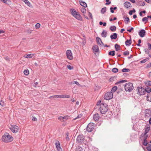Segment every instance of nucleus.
Listing matches in <instances>:
<instances>
[{"mask_svg":"<svg viewBox=\"0 0 151 151\" xmlns=\"http://www.w3.org/2000/svg\"><path fill=\"white\" fill-rule=\"evenodd\" d=\"M83 150L82 148L81 147H78L76 151H81Z\"/></svg>","mask_w":151,"mask_h":151,"instance_id":"680f3d73","label":"nucleus"},{"mask_svg":"<svg viewBox=\"0 0 151 151\" xmlns=\"http://www.w3.org/2000/svg\"><path fill=\"white\" fill-rule=\"evenodd\" d=\"M113 97V93L111 92H109L105 93L104 96V99L109 100L111 99Z\"/></svg>","mask_w":151,"mask_h":151,"instance_id":"423d86ee","label":"nucleus"},{"mask_svg":"<svg viewBox=\"0 0 151 151\" xmlns=\"http://www.w3.org/2000/svg\"><path fill=\"white\" fill-rule=\"evenodd\" d=\"M83 42H82V43H83V45H85V44H86V41L85 40V39H83Z\"/></svg>","mask_w":151,"mask_h":151,"instance_id":"774afa93","label":"nucleus"},{"mask_svg":"<svg viewBox=\"0 0 151 151\" xmlns=\"http://www.w3.org/2000/svg\"><path fill=\"white\" fill-rule=\"evenodd\" d=\"M71 14L72 15L76 18L78 20L80 21L82 20V19L79 13L77 12L76 10L73 9H70Z\"/></svg>","mask_w":151,"mask_h":151,"instance_id":"7ed1b4c3","label":"nucleus"},{"mask_svg":"<svg viewBox=\"0 0 151 151\" xmlns=\"http://www.w3.org/2000/svg\"><path fill=\"white\" fill-rule=\"evenodd\" d=\"M132 43L131 39L130 40H127L125 42V44L127 46H129Z\"/></svg>","mask_w":151,"mask_h":151,"instance_id":"412c9836","label":"nucleus"},{"mask_svg":"<svg viewBox=\"0 0 151 151\" xmlns=\"http://www.w3.org/2000/svg\"><path fill=\"white\" fill-rule=\"evenodd\" d=\"M88 15L89 16V17L91 19H93L92 18V15L91 13L90 12L88 13Z\"/></svg>","mask_w":151,"mask_h":151,"instance_id":"338daca9","label":"nucleus"},{"mask_svg":"<svg viewBox=\"0 0 151 151\" xmlns=\"http://www.w3.org/2000/svg\"><path fill=\"white\" fill-rule=\"evenodd\" d=\"M2 140L5 142H9L12 141L13 140V137L8 133H5L2 136Z\"/></svg>","mask_w":151,"mask_h":151,"instance_id":"f257e3e1","label":"nucleus"},{"mask_svg":"<svg viewBox=\"0 0 151 151\" xmlns=\"http://www.w3.org/2000/svg\"><path fill=\"white\" fill-rule=\"evenodd\" d=\"M109 55H112V56H114L115 55V51H110L109 52Z\"/></svg>","mask_w":151,"mask_h":151,"instance_id":"c9c22d12","label":"nucleus"},{"mask_svg":"<svg viewBox=\"0 0 151 151\" xmlns=\"http://www.w3.org/2000/svg\"><path fill=\"white\" fill-rule=\"evenodd\" d=\"M66 55L67 58L70 60L73 59L72 53L70 50H68L66 52Z\"/></svg>","mask_w":151,"mask_h":151,"instance_id":"1a4fd4ad","label":"nucleus"},{"mask_svg":"<svg viewBox=\"0 0 151 151\" xmlns=\"http://www.w3.org/2000/svg\"><path fill=\"white\" fill-rule=\"evenodd\" d=\"M58 119L61 121H63V116H60L58 117Z\"/></svg>","mask_w":151,"mask_h":151,"instance_id":"4d7b16f0","label":"nucleus"},{"mask_svg":"<svg viewBox=\"0 0 151 151\" xmlns=\"http://www.w3.org/2000/svg\"><path fill=\"white\" fill-rule=\"evenodd\" d=\"M109 29L112 31L114 32L116 30V27L114 25L111 26L110 27Z\"/></svg>","mask_w":151,"mask_h":151,"instance_id":"bb28decb","label":"nucleus"},{"mask_svg":"<svg viewBox=\"0 0 151 151\" xmlns=\"http://www.w3.org/2000/svg\"><path fill=\"white\" fill-rule=\"evenodd\" d=\"M134 29V28L133 27H132L131 28L129 29H127V31L129 32H131L132 30H133Z\"/></svg>","mask_w":151,"mask_h":151,"instance_id":"69168bd1","label":"nucleus"},{"mask_svg":"<svg viewBox=\"0 0 151 151\" xmlns=\"http://www.w3.org/2000/svg\"><path fill=\"white\" fill-rule=\"evenodd\" d=\"M138 93H137L140 95H142L145 93V88L142 87H138L137 88Z\"/></svg>","mask_w":151,"mask_h":151,"instance_id":"6e6552de","label":"nucleus"},{"mask_svg":"<svg viewBox=\"0 0 151 151\" xmlns=\"http://www.w3.org/2000/svg\"><path fill=\"white\" fill-rule=\"evenodd\" d=\"M148 20V19L147 17H145L143 18L142 19V22H144L146 21H147Z\"/></svg>","mask_w":151,"mask_h":151,"instance_id":"3c124183","label":"nucleus"},{"mask_svg":"<svg viewBox=\"0 0 151 151\" xmlns=\"http://www.w3.org/2000/svg\"><path fill=\"white\" fill-rule=\"evenodd\" d=\"M130 70L128 68H124L122 70V71L123 72H127L129 71Z\"/></svg>","mask_w":151,"mask_h":151,"instance_id":"79ce46f5","label":"nucleus"},{"mask_svg":"<svg viewBox=\"0 0 151 151\" xmlns=\"http://www.w3.org/2000/svg\"><path fill=\"white\" fill-rule=\"evenodd\" d=\"M114 47L116 51H117L120 50V46L118 44H115Z\"/></svg>","mask_w":151,"mask_h":151,"instance_id":"7c9ffc66","label":"nucleus"},{"mask_svg":"<svg viewBox=\"0 0 151 151\" xmlns=\"http://www.w3.org/2000/svg\"><path fill=\"white\" fill-rule=\"evenodd\" d=\"M100 118V117L98 114H95V122H97Z\"/></svg>","mask_w":151,"mask_h":151,"instance_id":"393cba45","label":"nucleus"},{"mask_svg":"<svg viewBox=\"0 0 151 151\" xmlns=\"http://www.w3.org/2000/svg\"><path fill=\"white\" fill-rule=\"evenodd\" d=\"M151 67V63L148 64L146 66V68H150Z\"/></svg>","mask_w":151,"mask_h":151,"instance_id":"bf43d9fd","label":"nucleus"},{"mask_svg":"<svg viewBox=\"0 0 151 151\" xmlns=\"http://www.w3.org/2000/svg\"><path fill=\"white\" fill-rule=\"evenodd\" d=\"M117 86H114L111 89V92H112V93H113V92H115L116 90L117 89Z\"/></svg>","mask_w":151,"mask_h":151,"instance_id":"72a5a7b5","label":"nucleus"},{"mask_svg":"<svg viewBox=\"0 0 151 151\" xmlns=\"http://www.w3.org/2000/svg\"><path fill=\"white\" fill-rule=\"evenodd\" d=\"M137 5L140 6H144L145 3L144 1H138L136 2Z\"/></svg>","mask_w":151,"mask_h":151,"instance_id":"f3484780","label":"nucleus"},{"mask_svg":"<svg viewBox=\"0 0 151 151\" xmlns=\"http://www.w3.org/2000/svg\"><path fill=\"white\" fill-rule=\"evenodd\" d=\"M150 130V126H149L148 127H147L145 128V130L144 133H145V134H147V133Z\"/></svg>","mask_w":151,"mask_h":151,"instance_id":"2f4dec72","label":"nucleus"},{"mask_svg":"<svg viewBox=\"0 0 151 151\" xmlns=\"http://www.w3.org/2000/svg\"><path fill=\"white\" fill-rule=\"evenodd\" d=\"M147 149L148 151H151V145H149L147 147Z\"/></svg>","mask_w":151,"mask_h":151,"instance_id":"09e8293b","label":"nucleus"},{"mask_svg":"<svg viewBox=\"0 0 151 151\" xmlns=\"http://www.w3.org/2000/svg\"><path fill=\"white\" fill-rule=\"evenodd\" d=\"M101 100H99L98 102L96 104V105L97 106H98L100 105L101 104Z\"/></svg>","mask_w":151,"mask_h":151,"instance_id":"e2e57ef3","label":"nucleus"},{"mask_svg":"<svg viewBox=\"0 0 151 151\" xmlns=\"http://www.w3.org/2000/svg\"><path fill=\"white\" fill-rule=\"evenodd\" d=\"M124 20L125 24H127L128 22H129V19L128 17H125V16L123 17Z\"/></svg>","mask_w":151,"mask_h":151,"instance_id":"a878e982","label":"nucleus"},{"mask_svg":"<svg viewBox=\"0 0 151 151\" xmlns=\"http://www.w3.org/2000/svg\"><path fill=\"white\" fill-rule=\"evenodd\" d=\"M24 74L26 76H27L29 74V71L28 69L25 70L24 71Z\"/></svg>","mask_w":151,"mask_h":151,"instance_id":"58836bf2","label":"nucleus"},{"mask_svg":"<svg viewBox=\"0 0 151 151\" xmlns=\"http://www.w3.org/2000/svg\"><path fill=\"white\" fill-rule=\"evenodd\" d=\"M99 51V47L96 45H95V52H97Z\"/></svg>","mask_w":151,"mask_h":151,"instance_id":"a18cd8bd","label":"nucleus"},{"mask_svg":"<svg viewBox=\"0 0 151 151\" xmlns=\"http://www.w3.org/2000/svg\"><path fill=\"white\" fill-rule=\"evenodd\" d=\"M149 50H150L147 48H145L144 49L145 53L147 54H149L150 53V51Z\"/></svg>","mask_w":151,"mask_h":151,"instance_id":"ea45409f","label":"nucleus"},{"mask_svg":"<svg viewBox=\"0 0 151 151\" xmlns=\"http://www.w3.org/2000/svg\"><path fill=\"white\" fill-rule=\"evenodd\" d=\"M148 142L147 140L143 139V141L142 142V144L143 145L146 146L148 144Z\"/></svg>","mask_w":151,"mask_h":151,"instance_id":"e433bc0d","label":"nucleus"},{"mask_svg":"<svg viewBox=\"0 0 151 151\" xmlns=\"http://www.w3.org/2000/svg\"><path fill=\"white\" fill-rule=\"evenodd\" d=\"M147 111H148V112L147 113V111L146 112L145 116H149L150 115V114H151V111L149 109H147Z\"/></svg>","mask_w":151,"mask_h":151,"instance_id":"cd10ccee","label":"nucleus"},{"mask_svg":"<svg viewBox=\"0 0 151 151\" xmlns=\"http://www.w3.org/2000/svg\"><path fill=\"white\" fill-rule=\"evenodd\" d=\"M80 9L81 12L83 13L86 19H88V17L87 16H85V14L86 13V10L83 7H81L80 8Z\"/></svg>","mask_w":151,"mask_h":151,"instance_id":"dca6fc26","label":"nucleus"},{"mask_svg":"<svg viewBox=\"0 0 151 151\" xmlns=\"http://www.w3.org/2000/svg\"><path fill=\"white\" fill-rule=\"evenodd\" d=\"M9 128L14 133L17 132L19 129V127L16 125H10Z\"/></svg>","mask_w":151,"mask_h":151,"instance_id":"39448f33","label":"nucleus"},{"mask_svg":"<svg viewBox=\"0 0 151 151\" xmlns=\"http://www.w3.org/2000/svg\"><path fill=\"white\" fill-rule=\"evenodd\" d=\"M24 1L26 4H27L28 6H31V4L29 2L28 0H22Z\"/></svg>","mask_w":151,"mask_h":151,"instance_id":"c756f323","label":"nucleus"},{"mask_svg":"<svg viewBox=\"0 0 151 151\" xmlns=\"http://www.w3.org/2000/svg\"><path fill=\"white\" fill-rule=\"evenodd\" d=\"M101 88V86H96V87H95V91H98Z\"/></svg>","mask_w":151,"mask_h":151,"instance_id":"de8ad7c7","label":"nucleus"},{"mask_svg":"<svg viewBox=\"0 0 151 151\" xmlns=\"http://www.w3.org/2000/svg\"><path fill=\"white\" fill-rule=\"evenodd\" d=\"M148 49L149 50H151V44L149 43H147Z\"/></svg>","mask_w":151,"mask_h":151,"instance_id":"5fc2aeb1","label":"nucleus"},{"mask_svg":"<svg viewBox=\"0 0 151 151\" xmlns=\"http://www.w3.org/2000/svg\"><path fill=\"white\" fill-rule=\"evenodd\" d=\"M70 118V116L68 115H66L63 116V121L67 120Z\"/></svg>","mask_w":151,"mask_h":151,"instance_id":"f704fd0d","label":"nucleus"},{"mask_svg":"<svg viewBox=\"0 0 151 151\" xmlns=\"http://www.w3.org/2000/svg\"><path fill=\"white\" fill-rule=\"evenodd\" d=\"M147 101L151 102V93H148L147 96Z\"/></svg>","mask_w":151,"mask_h":151,"instance_id":"b1692460","label":"nucleus"},{"mask_svg":"<svg viewBox=\"0 0 151 151\" xmlns=\"http://www.w3.org/2000/svg\"><path fill=\"white\" fill-rule=\"evenodd\" d=\"M40 26V24L39 23H37L35 25V28L37 29L39 28Z\"/></svg>","mask_w":151,"mask_h":151,"instance_id":"8fccbe9b","label":"nucleus"},{"mask_svg":"<svg viewBox=\"0 0 151 151\" xmlns=\"http://www.w3.org/2000/svg\"><path fill=\"white\" fill-rule=\"evenodd\" d=\"M126 80H123L120 81H119L118 82H117L115 83V84L116 85H117L118 84L121 83H124V82H126Z\"/></svg>","mask_w":151,"mask_h":151,"instance_id":"a19ab883","label":"nucleus"},{"mask_svg":"<svg viewBox=\"0 0 151 151\" xmlns=\"http://www.w3.org/2000/svg\"><path fill=\"white\" fill-rule=\"evenodd\" d=\"M129 54V52L128 51H125L123 53L124 55H128Z\"/></svg>","mask_w":151,"mask_h":151,"instance_id":"6e6d98bb","label":"nucleus"},{"mask_svg":"<svg viewBox=\"0 0 151 151\" xmlns=\"http://www.w3.org/2000/svg\"><path fill=\"white\" fill-rule=\"evenodd\" d=\"M32 120L34 121H36L37 120V119L34 116H32Z\"/></svg>","mask_w":151,"mask_h":151,"instance_id":"13d9d810","label":"nucleus"},{"mask_svg":"<svg viewBox=\"0 0 151 151\" xmlns=\"http://www.w3.org/2000/svg\"><path fill=\"white\" fill-rule=\"evenodd\" d=\"M148 137V135L145 133H142L141 135L140 138L141 139L147 140Z\"/></svg>","mask_w":151,"mask_h":151,"instance_id":"2eb2a0df","label":"nucleus"},{"mask_svg":"<svg viewBox=\"0 0 151 151\" xmlns=\"http://www.w3.org/2000/svg\"><path fill=\"white\" fill-rule=\"evenodd\" d=\"M84 137L82 135H79L77 138V141L78 143H82L83 142Z\"/></svg>","mask_w":151,"mask_h":151,"instance_id":"9d476101","label":"nucleus"},{"mask_svg":"<svg viewBox=\"0 0 151 151\" xmlns=\"http://www.w3.org/2000/svg\"><path fill=\"white\" fill-rule=\"evenodd\" d=\"M94 128V124L93 123H90L87 127V130L88 132H90L93 130Z\"/></svg>","mask_w":151,"mask_h":151,"instance_id":"0eeeda50","label":"nucleus"},{"mask_svg":"<svg viewBox=\"0 0 151 151\" xmlns=\"http://www.w3.org/2000/svg\"><path fill=\"white\" fill-rule=\"evenodd\" d=\"M55 145L58 151H62V148L60 146V142L58 141H56Z\"/></svg>","mask_w":151,"mask_h":151,"instance_id":"f8f14e48","label":"nucleus"},{"mask_svg":"<svg viewBox=\"0 0 151 151\" xmlns=\"http://www.w3.org/2000/svg\"><path fill=\"white\" fill-rule=\"evenodd\" d=\"M146 33L144 29H142L139 32V34L141 37H143L145 35Z\"/></svg>","mask_w":151,"mask_h":151,"instance_id":"ddd939ff","label":"nucleus"},{"mask_svg":"<svg viewBox=\"0 0 151 151\" xmlns=\"http://www.w3.org/2000/svg\"><path fill=\"white\" fill-rule=\"evenodd\" d=\"M145 92H147V93H151L150 92L151 91V88H150V87L148 86H147L146 87H145Z\"/></svg>","mask_w":151,"mask_h":151,"instance_id":"4be33fe9","label":"nucleus"},{"mask_svg":"<svg viewBox=\"0 0 151 151\" xmlns=\"http://www.w3.org/2000/svg\"><path fill=\"white\" fill-rule=\"evenodd\" d=\"M124 5L126 8H129L132 7L130 3L128 1H126L124 4Z\"/></svg>","mask_w":151,"mask_h":151,"instance_id":"4468645a","label":"nucleus"},{"mask_svg":"<svg viewBox=\"0 0 151 151\" xmlns=\"http://www.w3.org/2000/svg\"><path fill=\"white\" fill-rule=\"evenodd\" d=\"M117 37V34L116 33H114L113 35L110 36V38L111 40L115 39Z\"/></svg>","mask_w":151,"mask_h":151,"instance_id":"a211bd4d","label":"nucleus"},{"mask_svg":"<svg viewBox=\"0 0 151 151\" xmlns=\"http://www.w3.org/2000/svg\"><path fill=\"white\" fill-rule=\"evenodd\" d=\"M80 4L84 7H87V4L86 2L82 1H79Z\"/></svg>","mask_w":151,"mask_h":151,"instance_id":"aec40b11","label":"nucleus"},{"mask_svg":"<svg viewBox=\"0 0 151 151\" xmlns=\"http://www.w3.org/2000/svg\"><path fill=\"white\" fill-rule=\"evenodd\" d=\"M101 122L100 121H99L96 124V126H100L101 123Z\"/></svg>","mask_w":151,"mask_h":151,"instance_id":"052dcab7","label":"nucleus"},{"mask_svg":"<svg viewBox=\"0 0 151 151\" xmlns=\"http://www.w3.org/2000/svg\"><path fill=\"white\" fill-rule=\"evenodd\" d=\"M1 2L5 4H8L10 2L9 0H0Z\"/></svg>","mask_w":151,"mask_h":151,"instance_id":"4c0bfd02","label":"nucleus"},{"mask_svg":"<svg viewBox=\"0 0 151 151\" xmlns=\"http://www.w3.org/2000/svg\"><path fill=\"white\" fill-rule=\"evenodd\" d=\"M145 84L146 85L151 86V81H148L145 82Z\"/></svg>","mask_w":151,"mask_h":151,"instance_id":"c03bdc74","label":"nucleus"},{"mask_svg":"<svg viewBox=\"0 0 151 151\" xmlns=\"http://www.w3.org/2000/svg\"><path fill=\"white\" fill-rule=\"evenodd\" d=\"M110 12L111 13H114V10L113 9V7H111L110 9Z\"/></svg>","mask_w":151,"mask_h":151,"instance_id":"0e129e2a","label":"nucleus"},{"mask_svg":"<svg viewBox=\"0 0 151 151\" xmlns=\"http://www.w3.org/2000/svg\"><path fill=\"white\" fill-rule=\"evenodd\" d=\"M106 11V7H104L102 8L101 10V13L102 14H104L105 13Z\"/></svg>","mask_w":151,"mask_h":151,"instance_id":"c85d7f7f","label":"nucleus"},{"mask_svg":"<svg viewBox=\"0 0 151 151\" xmlns=\"http://www.w3.org/2000/svg\"><path fill=\"white\" fill-rule=\"evenodd\" d=\"M96 40L99 46L101 47H103L104 45V44L100 38L97 37L96 38Z\"/></svg>","mask_w":151,"mask_h":151,"instance_id":"9b49d317","label":"nucleus"},{"mask_svg":"<svg viewBox=\"0 0 151 151\" xmlns=\"http://www.w3.org/2000/svg\"><path fill=\"white\" fill-rule=\"evenodd\" d=\"M67 67L69 70H72L73 69V66H71L70 65H67Z\"/></svg>","mask_w":151,"mask_h":151,"instance_id":"603ef678","label":"nucleus"},{"mask_svg":"<svg viewBox=\"0 0 151 151\" xmlns=\"http://www.w3.org/2000/svg\"><path fill=\"white\" fill-rule=\"evenodd\" d=\"M118 71V70L117 68H114L112 70V71L113 72L116 73Z\"/></svg>","mask_w":151,"mask_h":151,"instance_id":"37998d69","label":"nucleus"},{"mask_svg":"<svg viewBox=\"0 0 151 151\" xmlns=\"http://www.w3.org/2000/svg\"><path fill=\"white\" fill-rule=\"evenodd\" d=\"M100 110L102 114H105L108 110V105L105 103H102L100 107Z\"/></svg>","mask_w":151,"mask_h":151,"instance_id":"f03ea898","label":"nucleus"},{"mask_svg":"<svg viewBox=\"0 0 151 151\" xmlns=\"http://www.w3.org/2000/svg\"><path fill=\"white\" fill-rule=\"evenodd\" d=\"M124 87L125 91L129 92L132 91L134 88L133 84L130 82L126 83L124 85Z\"/></svg>","mask_w":151,"mask_h":151,"instance_id":"20e7f679","label":"nucleus"},{"mask_svg":"<svg viewBox=\"0 0 151 151\" xmlns=\"http://www.w3.org/2000/svg\"><path fill=\"white\" fill-rule=\"evenodd\" d=\"M106 3H105V5H109L111 3V2L109 1V0H105Z\"/></svg>","mask_w":151,"mask_h":151,"instance_id":"864d4df0","label":"nucleus"},{"mask_svg":"<svg viewBox=\"0 0 151 151\" xmlns=\"http://www.w3.org/2000/svg\"><path fill=\"white\" fill-rule=\"evenodd\" d=\"M149 60V58H146L145 59L141 60L140 62L142 63H145L147 61H148Z\"/></svg>","mask_w":151,"mask_h":151,"instance_id":"473e14b6","label":"nucleus"},{"mask_svg":"<svg viewBox=\"0 0 151 151\" xmlns=\"http://www.w3.org/2000/svg\"><path fill=\"white\" fill-rule=\"evenodd\" d=\"M34 55V54H28L26 56L24 55V57L25 58H32Z\"/></svg>","mask_w":151,"mask_h":151,"instance_id":"6ab92c4d","label":"nucleus"},{"mask_svg":"<svg viewBox=\"0 0 151 151\" xmlns=\"http://www.w3.org/2000/svg\"><path fill=\"white\" fill-rule=\"evenodd\" d=\"M73 84H76V85H78V86H81V85L79 83L77 82V81H74L73 82Z\"/></svg>","mask_w":151,"mask_h":151,"instance_id":"49530a36","label":"nucleus"},{"mask_svg":"<svg viewBox=\"0 0 151 151\" xmlns=\"http://www.w3.org/2000/svg\"><path fill=\"white\" fill-rule=\"evenodd\" d=\"M107 35V32L105 30H103L101 34V35L103 37H106Z\"/></svg>","mask_w":151,"mask_h":151,"instance_id":"5701e85b","label":"nucleus"}]
</instances>
